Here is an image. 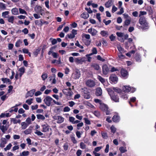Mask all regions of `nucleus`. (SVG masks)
Returning a JSON list of instances; mask_svg holds the SVG:
<instances>
[{"mask_svg":"<svg viewBox=\"0 0 156 156\" xmlns=\"http://www.w3.org/2000/svg\"><path fill=\"white\" fill-rule=\"evenodd\" d=\"M139 22L141 25L140 26H137L138 28L140 29H142L144 31H146L149 27L148 22L144 16L141 17L139 20Z\"/></svg>","mask_w":156,"mask_h":156,"instance_id":"nucleus-1","label":"nucleus"},{"mask_svg":"<svg viewBox=\"0 0 156 156\" xmlns=\"http://www.w3.org/2000/svg\"><path fill=\"white\" fill-rule=\"evenodd\" d=\"M107 90L112 100L116 102H119V97L116 93L113 92L111 89H107Z\"/></svg>","mask_w":156,"mask_h":156,"instance_id":"nucleus-2","label":"nucleus"},{"mask_svg":"<svg viewBox=\"0 0 156 156\" xmlns=\"http://www.w3.org/2000/svg\"><path fill=\"white\" fill-rule=\"evenodd\" d=\"M122 89L124 90V92H130L133 93L136 90V89L133 87H130L128 86H125L123 87Z\"/></svg>","mask_w":156,"mask_h":156,"instance_id":"nucleus-3","label":"nucleus"},{"mask_svg":"<svg viewBox=\"0 0 156 156\" xmlns=\"http://www.w3.org/2000/svg\"><path fill=\"white\" fill-rule=\"evenodd\" d=\"M53 99L50 96H47L44 99V101L48 106H50L52 102Z\"/></svg>","mask_w":156,"mask_h":156,"instance_id":"nucleus-4","label":"nucleus"},{"mask_svg":"<svg viewBox=\"0 0 156 156\" xmlns=\"http://www.w3.org/2000/svg\"><path fill=\"white\" fill-rule=\"evenodd\" d=\"M62 91L63 94L67 96L71 97L73 94L70 88L64 89Z\"/></svg>","mask_w":156,"mask_h":156,"instance_id":"nucleus-5","label":"nucleus"},{"mask_svg":"<svg viewBox=\"0 0 156 156\" xmlns=\"http://www.w3.org/2000/svg\"><path fill=\"white\" fill-rule=\"evenodd\" d=\"M80 73L79 70L78 69H76L72 73V77L75 79H78L80 78Z\"/></svg>","mask_w":156,"mask_h":156,"instance_id":"nucleus-6","label":"nucleus"},{"mask_svg":"<svg viewBox=\"0 0 156 156\" xmlns=\"http://www.w3.org/2000/svg\"><path fill=\"white\" fill-rule=\"evenodd\" d=\"M102 73L104 75H107L109 73V70L108 66L106 65H104L102 67Z\"/></svg>","mask_w":156,"mask_h":156,"instance_id":"nucleus-7","label":"nucleus"},{"mask_svg":"<svg viewBox=\"0 0 156 156\" xmlns=\"http://www.w3.org/2000/svg\"><path fill=\"white\" fill-rule=\"evenodd\" d=\"M42 127L41 131L43 132H46L49 131V126L47 123L43 124L41 126Z\"/></svg>","mask_w":156,"mask_h":156,"instance_id":"nucleus-8","label":"nucleus"},{"mask_svg":"<svg viewBox=\"0 0 156 156\" xmlns=\"http://www.w3.org/2000/svg\"><path fill=\"white\" fill-rule=\"evenodd\" d=\"M82 95L84 98L88 99V89L86 87H84L82 89Z\"/></svg>","mask_w":156,"mask_h":156,"instance_id":"nucleus-9","label":"nucleus"},{"mask_svg":"<svg viewBox=\"0 0 156 156\" xmlns=\"http://www.w3.org/2000/svg\"><path fill=\"white\" fill-rule=\"evenodd\" d=\"M120 73L121 76L122 77L125 79L127 78L128 76V73L126 70L122 69H121Z\"/></svg>","mask_w":156,"mask_h":156,"instance_id":"nucleus-10","label":"nucleus"},{"mask_svg":"<svg viewBox=\"0 0 156 156\" xmlns=\"http://www.w3.org/2000/svg\"><path fill=\"white\" fill-rule=\"evenodd\" d=\"M110 80L114 83H117L118 78L117 76L115 75L112 74L110 77Z\"/></svg>","mask_w":156,"mask_h":156,"instance_id":"nucleus-11","label":"nucleus"},{"mask_svg":"<svg viewBox=\"0 0 156 156\" xmlns=\"http://www.w3.org/2000/svg\"><path fill=\"white\" fill-rule=\"evenodd\" d=\"M35 91V90L34 89L28 91L26 94V98H27L29 97H32L33 96Z\"/></svg>","mask_w":156,"mask_h":156,"instance_id":"nucleus-12","label":"nucleus"},{"mask_svg":"<svg viewBox=\"0 0 156 156\" xmlns=\"http://www.w3.org/2000/svg\"><path fill=\"white\" fill-rule=\"evenodd\" d=\"M100 108V109L103 111H107L108 109V107L107 106L104 104L102 103L99 106Z\"/></svg>","mask_w":156,"mask_h":156,"instance_id":"nucleus-13","label":"nucleus"},{"mask_svg":"<svg viewBox=\"0 0 156 156\" xmlns=\"http://www.w3.org/2000/svg\"><path fill=\"white\" fill-rule=\"evenodd\" d=\"M113 0H108L107 2H106L105 4V7L107 8H109L113 4Z\"/></svg>","mask_w":156,"mask_h":156,"instance_id":"nucleus-14","label":"nucleus"},{"mask_svg":"<svg viewBox=\"0 0 156 156\" xmlns=\"http://www.w3.org/2000/svg\"><path fill=\"white\" fill-rule=\"evenodd\" d=\"M7 143V140L5 138H2L0 144V147L3 148L5 146V145Z\"/></svg>","mask_w":156,"mask_h":156,"instance_id":"nucleus-15","label":"nucleus"},{"mask_svg":"<svg viewBox=\"0 0 156 156\" xmlns=\"http://www.w3.org/2000/svg\"><path fill=\"white\" fill-rule=\"evenodd\" d=\"M95 85V82L92 80H88V87H93Z\"/></svg>","mask_w":156,"mask_h":156,"instance_id":"nucleus-16","label":"nucleus"},{"mask_svg":"<svg viewBox=\"0 0 156 156\" xmlns=\"http://www.w3.org/2000/svg\"><path fill=\"white\" fill-rule=\"evenodd\" d=\"M97 32V31L94 29L90 28L88 29V33H90L93 36L95 35Z\"/></svg>","mask_w":156,"mask_h":156,"instance_id":"nucleus-17","label":"nucleus"},{"mask_svg":"<svg viewBox=\"0 0 156 156\" xmlns=\"http://www.w3.org/2000/svg\"><path fill=\"white\" fill-rule=\"evenodd\" d=\"M11 12L12 14L15 15H18L19 14L18 9L16 8L12 9Z\"/></svg>","mask_w":156,"mask_h":156,"instance_id":"nucleus-18","label":"nucleus"},{"mask_svg":"<svg viewBox=\"0 0 156 156\" xmlns=\"http://www.w3.org/2000/svg\"><path fill=\"white\" fill-rule=\"evenodd\" d=\"M0 125V129L2 130L3 133H5V131L8 129V127L6 126L1 125V123Z\"/></svg>","mask_w":156,"mask_h":156,"instance_id":"nucleus-19","label":"nucleus"},{"mask_svg":"<svg viewBox=\"0 0 156 156\" xmlns=\"http://www.w3.org/2000/svg\"><path fill=\"white\" fill-rule=\"evenodd\" d=\"M102 94V90L101 88L98 87L97 89L96 92V95L97 96H100Z\"/></svg>","mask_w":156,"mask_h":156,"instance_id":"nucleus-20","label":"nucleus"},{"mask_svg":"<svg viewBox=\"0 0 156 156\" xmlns=\"http://www.w3.org/2000/svg\"><path fill=\"white\" fill-rule=\"evenodd\" d=\"M91 66L96 70H98L99 69L100 67L99 65L95 63H93L91 64Z\"/></svg>","mask_w":156,"mask_h":156,"instance_id":"nucleus-21","label":"nucleus"},{"mask_svg":"<svg viewBox=\"0 0 156 156\" xmlns=\"http://www.w3.org/2000/svg\"><path fill=\"white\" fill-rule=\"evenodd\" d=\"M119 116L117 115H114L112 119L113 121L115 122H119L120 120Z\"/></svg>","mask_w":156,"mask_h":156,"instance_id":"nucleus-22","label":"nucleus"},{"mask_svg":"<svg viewBox=\"0 0 156 156\" xmlns=\"http://www.w3.org/2000/svg\"><path fill=\"white\" fill-rule=\"evenodd\" d=\"M121 98L123 99L126 100L128 98V96L125 92H122L121 94Z\"/></svg>","mask_w":156,"mask_h":156,"instance_id":"nucleus-23","label":"nucleus"},{"mask_svg":"<svg viewBox=\"0 0 156 156\" xmlns=\"http://www.w3.org/2000/svg\"><path fill=\"white\" fill-rule=\"evenodd\" d=\"M35 23L36 25L42 26V19H41L40 20H35Z\"/></svg>","mask_w":156,"mask_h":156,"instance_id":"nucleus-24","label":"nucleus"},{"mask_svg":"<svg viewBox=\"0 0 156 156\" xmlns=\"http://www.w3.org/2000/svg\"><path fill=\"white\" fill-rule=\"evenodd\" d=\"M107 89H111L113 92H114L116 93H116H119L120 91V90L119 88H115L114 87L108 88Z\"/></svg>","mask_w":156,"mask_h":156,"instance_id":"nucleus-25","label":"nucleus"},{"mask_svg":"<svg viewBox=\"0 0 156 156\" xmlns=\"http://www.w3.org/2000/svg\"><path fill=\"white\" fill-rule=\"evenodd\" d=\"M57 119V122L59 123H62L64 120V119L61 116H58Z\"/></svg>","mask_w":156,"mask_h":156,"instance_id":"nucleus-26","label":"nucleus"},{"mask_svg":"<svg viewBox=\"0 0 156 156\" xmlns=\"http://www.w3.org/2000/svg\"><path fill=\"white\" fill-rule=\"evenodd\" d=\"M8 20L9 22L11 23H13L14 20V16H12L8 17Z\"/></svg>","mask_w":156,"mask_h":156,"instance_id":"nucleus-27","label":"nucleus"},{"mask_svg":"<svg viewBox=\"0 0 156 156\" xmlns=\"http://www.w3.org/2000/svg\"><path fill=\"white\" fill-rule=\"evenodd\" d=\"M37 118L38 119L42 120H44L45 119V117L44 116L42 115L41 114H37L36 115Z\"/></svg>","mask_w":156,"mask_h":156,"instance_id":"nucleus-28","label":"nucleus"},{"mask_svg":"<svg viewBox=\"0 0 156 156\" xmlns=\"http://www.w3.org/2000/svg\"><path fill=\"white\" fill-rule=\"evenodd\" d=\"M136 56L135 57V59L136 61L138 62H140L141 61V57L140 55L139 54H136Z\"/></svg>","mask_w":156,"mask_h":156,"instance_id":"nucleus-29","label":"nucleus"},{"mask_svg":"<svg viewBox=\"0 0 156 156\" xmlns=\"http://www.w3.org/2000/svg\"><path fill=\"white\" fill-rule=\"evenodd\" d=\"M119 150L121 153H123L127 151L126 147H119Z\"/></svg>","mask_w":156,"mask_h":156,"instance_id":"nucleus-30","label":"nucleus"},{"mask_svg":"<svg viewBox=\"0 0 156 156\" xmlns=\"http://www.w3.org/2000/svg\"><path fill=\"white\" fill-rule=\"evenodd\" d=\"M136 98L135 97H132L130 99V101H129V103L131 107H133V105L131 104V102H134L136 101Z\"/></svg>","mask_w":156,"mask_h":156,"instance_id":"nucleus-31","label":"nucleus"},{"mask_svg":"<svg viewBox=\"0 0 156 156\" xmlns=\"http://www.w3.org/2000/svg\"><path fill=\"white\" fill-rule=\"evenodd\" d=\"M21 153V156H28L29 154V152L28 151H24Z\"/></svg>","mask_w":156,"mask_h":156,"instance_id":"nucleus-32","label":"nucleus"},{"mask_svg":"<svg viewBox=\"0 0 156 156\" xmlns=\"http://www.w3.org/2000/svg\"><path fill=\"white\" fill-rule=\"evenodd\" d=\"M32 132V129L30 128L26 129L24 131V133L25 134L28 135L30 134Z\"/></svg>","mask_w":156,"mask_h":156,"instance_id":"nucleus-33","label":"nucleus"},{"mask_svg":"<svg viewBox=\"0 0 156 156\" xmlns=\"http://www.w3.org/2000/svg\"><path fill=\"white\" fill-rule=\"evenodd\" d=\"M52 78H53L52 79V83L53 84H55L56 82V80L55 79V74H53V76L49 77L50 81L51 80Z\"/></svg>","mask_w":156,"mask_h":156,"instance_id":"nucleus-34","label":"nucleus"},{"mask_svg":"<svg viewBox=\"0 0 156 156\" xmlns=\"http://www.w3.org/2000/svg\"><path fill=\"white\" fill-rule=\"evenodd\" d=\"M75 36H74L72 33L70 34H67L66 36V38L67 39V38L69 39H73L74 38Z\"/></svg>","mask_w":156,"mask_h":156,"instance_id":"nucleus-35","label":"nucleus"},{"mask_svg":"<svg viewBox=\"0 0 156 156\" xmlns=\"http://www.w3.org/2000/svg\"><path fill=\"white\" fill-rule=\"evenodd\" d=\"M21 125L22 126V129H25L27 126L28 125L25 122H22L21 123Z\"/></svg>","mask_w":156,"mask_h":156,"instance_id":"nucleus-36","label":"nucleus"},{"mask_svg":"<svg viewBox=\"0 0 156 156\" xmlns=\"http://www.w3.org/2000/svg\"><path fill=\"white\" fill-rule=\"evenodd\" d=\"M81 17L84 19H87L88 17V13L87 12H83L81 15Z\"/></svg>","mask_w":156,"mask_h":156,"instance_id":"nucleus-37","label":"nucleus"},{"mask_svg":"<svg viewBox=\"0 0 156 156\" xmlns=\"http://www.w3.org/2000/svg\"><path fill=\"white\" fill-rule=\"evenodd\" d=\"M92 52L89 54H88V56H91L93 54H96L97 53V51L96 48H94L92 50Z\"/></svg>","mask_w":156,"mask_h":156,"instance_id":"nucleus-38","label":"nucleus"},{"mask_svg":"<svg viewBox=\"0 0 156 156\" xmlns=\"http://www.w3.org/2000/svg\"><path fill=\"white\" fill-rule=\"evenodd\" d=\"M19 10L20 14H24L25 15L27 14V12L24 9H23L21 8H19Z\"/></svg>","mask_w":156,"mask_h":156,"instance_id":"nucleus-39","label":"nucleus"},{"mask_svg":"<svg viewBox=\"0 0 156 156\" xmlns=\"http://www.w3.org/2000/svg\"><path fill=\"white\" fill-rule=\"evenodd\" d=\"M100 34L103 37H105L108 35V32L104 30L101 31V32Z\"/></svg>","mask_w":156,"mask_h":156,"instance_id":"nucleus-40","label":"nucleus"},{"mask_svg":"<svg viewBox=\"0 0 156 156\" xmlns=\"http://www.w3.org/2000/svg\"><path fill=\"white\" fill-rule=\"evenodd\" d=\"M5 5L2 2H0V8L2 10H5L6 9Z\"/></svg>","mask_w":156,"mask_h":156,"instance_id":"nucleus-41","label":"nucleus"},{"mask_svg":"<svg viewBox=\"0 0 156 156\" xmlns=\"http://www.w3.org/2000/svg\"><path fill=\"white\" fill-rule=\"evenodd\" d=\"M3 83H7L10 82V80L7 78H2L1 79Z\"/></svg>","mask_w":156,"mask_h":156,"instance_id":"nucleus-42","label":"nucleus"},{"mask_svg":"<svg viewBox=\"0 0 156 156\" xmlns=\"http://www.w3.org/2000/svg\"><path fill=\"white\" fill-rule=\"evenodd\" d=\"M147 14V12L144 11H140V14L139 17L140 18L141 17H143L144 15H146Z\"/></svg>","mask_w":156,"mask_h":156,"instance_id":"nucleus-43","label":"nucleus"},{"mask_svg":"<svg viewBox=\"0 0 156 156\" xmlns=\"http://www.w3.org/2000/svg\"><path fill=\"white\" fill-rule=\"evenodd\" d=\"M92 112L97 117H99L100 116V114L99 112L97 111H92Z\"/></svg>","mask_w":156,"mask_h":156,"instance_id":"nucleus-44","label":"nucleus"},{"mask_svg":"<svg viewBox=\"0 0 156 156\" xmlns=\"http://www.w3.org/2000/svg\"><path fill=\"white\" fill-rule=\"evenodd\" d=\"M48 77V75L46 73H43L41 76V78L43 80H45Z\"/></svg>","mask_w":156,"mask_h":156,"instance_id":"nucleus-45","label":"nucleus"},{"mask_svg":"<svg viewBox=\"0 0 156 156\" xmlns=\"http://www.w3.org/2000/svg\"><path fill=\"white\" fill-rule=\"evenodd\" d=\"M12 146V144L11 143H9L8 145L6 147L4 148V150L6 151L8 150H9L11 148Z\"/></svg>","mask_w":156,"mask_h":156,"instance_id":"nucleus-46","label":"nucleus"},{"mask_svg":"<svg viewBox=\"0 0 156 156\" xmlns=\"http://www.w3.org/2000/svg\"><path fill=\"white\" fill-rule=\"evenodd\" d=\"M98 78L99 81H100L102 83H103L105 82V80L101 76H98Z\"/></svg>","mask_w":156,"mask_h":156,"instance_id":"nucleus-47","label":"nucleus"},{"mask_svg":"<svg viewBox=\"0 0 156 156\" xmlns=\"http://www.w3.org/2000/svg\"><path fill=\"white\" fill-rule=\"evenodd\" d=\"M22 43V41L20 40H19L16 42L15 46L17 47H19L20 46V44Z\"/></svg>","mask_w":156,"mask_h":156,"instance_id":"nucleus-48","label":"nucleus"},{"mask_svg":"<svg viewBox=\"0 0 156 156\" xmlns=\"http://www.w3.org/2000/svg\"><path fill=\"white\" fill-rule=\"evenodd\" d=\"M131 19H128L126 20L125 22V25L126 26L129 25L130 23Z\"/></svg>","mask_w":156,"mask_h":156,"instance_id":"nucleus-49","label":"nucleus"},{"mask_svg":"<svg viewBox=\"0 0 156 156\" xmlns=\"http://www.w3.org/2000/svg\"><path fill=\"white\" fill-rule=\"evenodd\" d=\"M9 14V12L8 11H5L2 13V16L4 18H6V16L8 15Z\"/></svg>","mask_w":156,"mask_h":156,"instance_id":"nucleus-50","label":"nucleus"},{"mask_svg":"<svg viewBox=\"0 0 156 156\" xmlns=\"http://www.w3.org/2000/svg\"><path fill=\"white\" fill-rule=\"evenodd\" d=\"M25 69L24 67L20 68L18 71L20 72V73H25Z\"/></svg>","mask_w":156,"mask_h":156,"instance_id":"nucleus-51","label":"nucleus"},{"mask_svg":"<svg viewBox=\"0 0 156 156\" xmlns=\"http://www.w3.org/2000/svg\"><path fill=\"white\" fill-rule=\"evenodd\" d=\"M33 100V99L32 98L28 99L26 101V102L28 105H30L32 103Z\"/></svg>","mask_w":156,"mask_h":156,"instance_id":"nucleus-52","label":"nucleus"},{"mask_svg":"<svg viewBox=\"0 0 156 156\" xmlns=\"http://www.w3.org/2000/svg\"><path fill=\"white\" fill-rule=\"evenodd\" d=\"M26 121L27 122V124L28 125L29 124H31V120L30 118L28 117L26 119Z\"/></svg>","mask_w":156,"mask_h":156,"instance_id":"nucleus-53","label":"nucleus"},{"mask_svg":"<svg viewBox=\"0 0 156 156\" xmlns=\"http://www.w3.org/2000/svg\"><path fill=\"white\" fill-rule=\"evenodd\" d=\"M110 129L111 130V132L113 133H114L116 131V128L115 127V126L113 125H112L111 128Z\"/></svg>","mask_w":156,"mask_h":156,"instance_id":"nucleus-54","label":"nucleus"},{"mask_svg":"<svg viewBox=\"0 0 156 156\" xmlns=\"http://www.w3.org/2000/svg\"><path fill=\"white\" fill-rule=\"evenodd\" d=\"M111 22V21L110 20H109L108 21H106L105 19H104L103 20V22L106 25H108Z\"/></svg>","mask_w":156,"mask_h":156,"instance_id":"nucleus-55","label":"nucleus"},{"mask_svg":"<svg viewBox=\"0 0 156 156\" xmlns=\"http://www.w3.org/2000/svg\"><path fill=\"white\" fill-rule=\"evenodd\" d=\"M50 40H52L51 41V44L53 45L57 43V41L55 39H52V38H51L50 39Z\"/></svg>","mask_w":156,"mask_h":156,"instance_id":"nucleus-56","label":"nucleus"},{"mask_svg":"<svg viewBox=\"0 0 156 156\" xmlns=\"http://www.w3.org/2000/svg\"><path fill=\"white\" fill-rule=\"evenodd\" d=\"M40 51V50L39 49H37L35 51H34L33 52V54L35 57H37V56L39 53Z\"/></svg>","mask_w":156,"mask_h":156,"instance_id":"nucleus-57","label":"nucleus"},{"mask_svg":"<svg viewBox=\"0 0 156 156\" xmlns=\"http://www.w3.org/2000/svg\"><path fill=\"white\" fill-rule=\"evenodd\" d=\"M118 9L114 5L112 6V12L113 13L116 12Z\"/></svg>","mask_w":156,"mask_h":156,"instance_id":"nucleus-58","label":"nucleus"},{"mask_svg":"<svg viewBox=\"0 0 156 156\" xmlns=\"http://www.w3.org/2000/svg\"><path fill=\"white\" fill-rule=\"evenodd\" d=\"M69 121L72 122V123L73 124V122L75 121V118L73 117H69Z\"/></svg>","mask_w":156,"mask_h":156,"instance_id":"nucleus-59","label":"nucleus"},{"mask_svg":"<svg viewBox=\"0 0 156 156\" xmlns=\"http://www.w3.org/2000/svg\"><path fill=\"white\" fill-rule=\"evenodd\" d=\"M35 134L39 136H42L43 135V133L41 131L36 130V132H35Z\"/></svg>","mask_w":156,"mask_h":156,"instance_id":"nucleus-60","label":"nucleus"},{"mask_svg":"<svg viewBox=\"0 0 156 156\" xmlns=\"http://www.w3.org/2000/svg\"><path fill=\"white\" fill-rule=\"evenodd\" d=\"M122 52L119 53L118 54V56L119 58L123 59L125 58V56L122 55Z\"/></svg>","mask_w":156,"mask_h":156,"instance_id":"nucleus-61","label":"nucleus"},{"mask_svg":"<svg viewBox=\"0 0 156 156\" xmlns=\"http://www.w3.org/2000/svg\"><path fill=\"white\" fill-rule=\"evenodd\" d=\"M63 147L65 151H67L68 150L69 147L68 144L67 143L64 144Z\"/></svg>","mask_w":156,"mask_h":156,"instance_id":"nucleus-62","label":"nucleus"},{"mask_svg":"<svg viewBox=\"0 0 156 156\" xmlns=\"http://www.w3.org/2000/svg\"><path fill=\"white\" fill-rule=\"evenodd\" d=\"M101 135L102 137L104 139H106L107 138V135L105 132H101Z\"/></svg>","mask_w":156,"mask_h":156,"instance_id":"nucleus-63","label":"nucleus"},{"mask_svg":"<svg viewBox=\"0 0 156 156\" xmlns=\"http://www.w3.org/2000/svg\"><path fill=\"white\" fill-rule=\"evenodd\" d=\"M117 48L120 52H122L123 51L124 49L120 45H118L117 46Z\"/></svg>","mask_w":156,"mask_h":156,"instance_id":"nucleus-64","label":"nucleus"}]
</instances>
